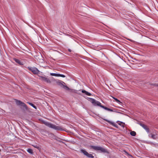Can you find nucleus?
I'll list each match as a JSON object with an SVG mask.
<instances>
[{"label": "nucleus", "mask_w": 158, "mask_h": 158, "mask_svg": "<svg viewBox=\"0 0 158 158\" xmlns=\"http://www.w3.org/2000/svg\"><path fill=\"white\" fill-rule=\"evenodd\" d=\"M44 123L48 127L56 130H62V129L60 127L56 126L51 123L47 122H44Z\"/></svg>", "instance_id": "obj_1"}, {"label": "nucleus", "mask_w": 158, "mask_h": 158, "mask_svg": "<svg viewBox=\"0 0 158 158\" xmlns=\"http://www.w3.org/2000/svg\"><path fill=\"white\" fill-rule=\"evenodd\" d=\"M91 148L95 150L100 151L101 152H102L105 153L107 152L106 150L104 148H102V147L100 146H91Z\"/></svg>", "instance_id": "obj_2"}, {"label": "nucleus", "mask_w": 158, "mask_h": 158, "mask_svg": "<svg viewBox=\"0 0 158 158\" xmlns=\"http://www.w3.org/2000/svg\"><path fill=\"white\" fill-rule=\"evenodd\" d=\"M16 104L19 106H21L26 109H27V107L26 105L23 102L17 99H15Z\"/></svg>", "instance_id": "obj_3"}, {"label": "nucleus", "mask_w": 158, "mask_h": 158, "mask_svg": "<svg viewBox=\"0 0 158 158\" xmlns=\"http://www.w3.org/2000/svg\"><path fill=\"white\" fill-rule=\"evenodd\" d=\"M81 152L83 153L84 155L89 158H94V156L91 154L89 153L85 150L81 149Z\"/></svg>", "instance_id": "obj_4"}, {"label": "nucleus", "mask_w": 158, "mask_h": 158, "mask_svg": "<svg viewBox=\"0 0 158 158\" xmlns=\"http://www.w3.org/2000/svg\"><path fill=\"white\" fill-rule=\"evenodd\" d=\"M91 102L94 106H98L101 107V103L99 101H98L94 99L90 98Z\"/></svg>", "instance_id": "obj_5"}, {"label": "nucleus", "mask_w": 158, "mask_h": 158, "mask_svg": "<svg viewBox=\"0 0 158 158\" xmlns=\"http://www.w3.org/2000/svg\"><path fill=\"white\" fill-rule=\"evenodd\" d=\"M29 69L34 74H38L40 73V71L35 67H30Z\"/></svg>", "instance_id": "obj_6"}, {"label": "nucleus", "mask_w": 158, "mask_h": 158, "mask_svg": "<svg viewBox=\"0 0 158 158\" xmlns=\"http://www.w3.org/2000/svg\"><path fill=\"white\" fill-rule=\"evenodd\" d=\"M40 77L42 81H44L48 83H51L50 80L45 76H40Z\"/></svg>", "instance_id": "obj_7"}, {"label": "nucleus", "mask_w": 158, "mask_h": 158, "mask_svg": "<svg viewBox=\"0 0 158 158\" xmlns=\"http://www.w3.org/2000/svg\"><path fill=\"white\" fill-rule=\"evenodd\" d=\"M56 83L57 85L61 87H62L64 85V84H65V83L64 82L60 81H56Z\"/></svg>", "instance_id": "obj_8"}, {"label": "nucleus", "mask_w": 158, "mask_h": 158, "mask_svg": "<svg viewBox=\"0 0 158 158\" xmlns=\"http://www.w3.org/2000/svg\"><path fill=\"white\" fill-rule=\"evenodd\" d=\"M105 120L107 121V122H109L110 124L112 125L113 126L117 128H118V125L116 124L114 122L108 121L107 120Z\"/></svg>", "instance_id": "obj_9"}, {"label": "nucleus", "mask_w": 158, "mask_h": 158, "mask_svg": "<svg viewBox=\"0 0 158 158\" xmlns=\"http://www.w3.org/2000/svg\"><path fill=\"white\" fill-rule=\"evenodd\" d=\"M140 125L148 133L149 131V128L147 127L144 124H140Z\"/></svg>", "instance_id": "obj_10"}, {"label": "nucleus", "mask_w": 158, "mask_h": 158, "mask_svg": "<svg viewBox=\"0 0 158 158\" xmlns=\"http://www.w3.org/2000/svg\"><path fill=\"white\" fill-rule=\"evenodd\" d=\"M81 92L83 93H84L85 95L87 96H90L91 95L90 93L85 91V90H82L81 91Z\"/></svg>", "instance_id": "obj_11"}, {"label": "nucleus", "mask_w": 158, "mask_h": 158, "mask_svg": "<svg viewBox=\"0 0 158 158\" xmlns=\"http://www.w3.org/2000/svg\"><path fill=\"white\" fill-rule=\"evenodd\" d=\"M14 60L17 63L19 64L20 65H23V63L21 62L20 60L15 58L14 59Z\"/></svg>", "instance_id": "obj_12"}, {"label": "nucleus", "mask_w": 158, "mask_h": 158, "mask_svg": "<svg viewBox=\"0 0 158 158\" xmlns=\"http://www.w3.org/2000/svg\"><path fill=\"white\" fill-rule=\"evenodd\" d=\"M101 107L107 110L110 111H113V110H112L104 106H103L102 105L101 106Z\"/></svg>", "instance_id": "obj_13"}, {"label": "nucleus", "mask_w": 158, "mask_h": 158, "mask_svg": "<svg viewBox=\"0 0 158 158\" xmlns=\"http://www.w3.org/2000/svg\"><path fill=\"white\" fill-rule=\"evenodd\" d=\"M118 124L121 126L122 127H124V124L122 122L118 121Z\"/></svg>", "instance_id": "obj_14"}, {"label": "nucleus", "mask_w": 158, "mask_h": 158, "mask_svg": "<svg viewBox=\"0 0 158 158\" xmlns=\"http://www.w3.org/2000/svg\"><path fill=\"white\" fill-rule=\"evenodd\" d=\"M130 134L131 135L134 136H135L136 135V132L134 131H131L130 132Z\"/></svg>", "instance_id": "obj_15"}, {"label": "nucleus", "mask_w": 158, "mask_h": 158, "mask_svg": "<svg viewBox=\"0 0 158 158\" xmlns=\"http://www.w3.org/2000/svg\"><path fill=\"white\" fill-rule=\"evenodd\" d=\"M114 99L115 101L118 103H121V102L119 101L118 99H117V98H115V97H113V96H111Z\"/></svg>", "instance_id": "obj_16"}, {"label": "nucleus", "mask_w": 158, "mask_h": 158, "mask_svg": "<svg viewBox=\"0 0 158 158\" xmlns=\"http://www.w3.org/2000/svg\"><path fill=\"white\" fill-rule=\"evenodd\" d=\"M27 151L29 153H30L31 154H32L33 153V151L31 149L29 148L27 150Z\"/></svg>", "instance_id": "obj_17"}, {"label": "nucleus", "mask_w": 158, "mask_h": 158, "mask_svg": "<svg viewBox=\"0 0 158 158\" xmlns=\"http://www.w3.org/2000/svg\"><path fill=\"white\" fill-rule=\"evenodd\" d=\"M62 88L67 90H69L70 89L66 85H64Z\"/></svg>", "instance_id": "obj_18"}, {"label": "nucleus", "mask_w": 158, "mask_h": 158, "mask_svg": "<svg viewBox=\"0 0 158 158\" xmlns=\"http://www.w3.org/2000/svg\"><path fill=\"white\" fill-rule=\"evenodd\" d=\"M50 75L52 76L58 77V73H51Z\"/></svg>", "instance_id": "obj_19"}, {"label": "nucleus", "mask_w": 158, "mask_h": 158, "mask_svg": "<svg viewBox=\"0 0 158 158\" xmlns=\"http://www.w3.org/2000/svg\"><path fill=\"white\" fill-rule=\"evenodd\" d=\"M31 106H32L35 109H36V107L35 105H34V104H33L32 103H30V102H27Z\"/></svg>", "instance_id": "obj_20"}, {"label": "nucleus", "mask_w": 158, "mask_h": 158, "mask_svg": "<svg viewBox=\"0 0 158 158\" xmlns=\"http://www.w3.org/2000/svg\"><path fill=\"white\" fill-rule=\"evenodd\" d=\"M151 137L154 139H155L156 138V136L155 134H152L151 135Z\"/></svg>", "instance_id": "obj_21"}, {"label": "nucleus", "mask_w": 158, "mask_h": 158, "mask_svg": "<svg viewBox=\"0 0 158 158\" xmlns=\"http://www.w3.org/2000/svg\"><path fill=\"white\" fill-rule=\"evenodd\" d=\"M58 77H65V76L63 74H58Z\"/></svg>", "instance_id": "obj_22"}, {"label": "nucleus", "mask_w": 158, "mask_h": 158, "mask_svg": "<svg viewBox=\"0 0 158 158\" xmlns=\"http://www.w3.org/2000/svg\"><path fill=\"white\" fill-rule=\"evenodd\" d=\"M34 148H37V149L39 148V147H38V146H37V145H32Z\"/></svg>", "instance_id": "obj_23"}, {"label": "nucleus", "mask_w": 158, "mask_h": 158, "mask_svg": "<svg viewBox=\"0 0 158 158\" xmlns=\"http://www.w3.org/2000/svg\"><path fill=\"white\" fill-rule=\"evenodd\" d=\"M124 152H125V153H126V154H128V155H129V154H128V153L126 151H124Z\"/></svg>", "instance_id": "obj_24"}, {"label": "nucleus", "mask_w": 158, "mask_h": 158, "mask_svg": "<svg viewBox=\"0 0 158 158\" xmlns=\"http://www.w3.org/2000/svg\"><path fill=\"white\" fill-rule=\"evenodd\" d=\"M68 50H69V52H71V50H70V49H69Z\"/></svg>", "instance_id": "obj_25"}]
</instances>
